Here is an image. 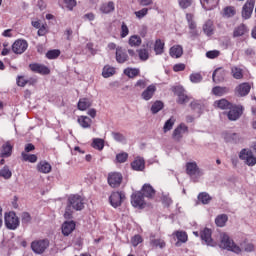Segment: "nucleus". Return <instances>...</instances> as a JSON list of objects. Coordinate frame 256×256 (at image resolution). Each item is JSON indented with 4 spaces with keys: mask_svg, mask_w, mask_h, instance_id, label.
I'll use <instances>...</instances> for the list:
<instances>
[{
    "mask_svg": "<svg viewBox=\"0 0 256 256\" xmlns=\"http://www.w3.org/2000/svg\"><path fill=\"white\" fill-rule=\"evenodd\" d=\"M84 203H83V198L78 195H70L68 197V205L66 207V211L64 213V217L65 219H71L72 215H73V210L74 211H81L83 209Z\"/></svg>",
    "mask_w": 256,
    "mask_h": 256,
    "instance_id": "obj_1",
    "label": "nucleus"
},
{
    "mask_svg": "<svg viewBox=\"0 0 256 256\" xmlns=\"http://www.w3.org/2000/svg\"><path fill=\"white\" fill-rule=\"evenodd\" d=\"M219 247H221V249H227V251H232L233 253L237 254L241 252V248L237 246L233 239L229 237V234L225 232L220 233Z\"/></svg>",
    "mask_w": 256,
    "mask_h": 256,
    "instance_id": "obj_2",
    "label": "nucleus"
},
{
    "mask_svg": "<svg viewBox=\"0 0 256 256\" xmlns=\"http://www.w3.org/2000/svg\"><path fill=\"white\" fill-rule=\"evenodd\" d=\"M49 239L34 240L31 243V249L36 255H43L49 249Z\"/></svg>",
    "mask_w": 256,
    "mask_h": 256,
    "instance_id": "obj_3",
    "label": "nucleus"
},
{
    "mask_svg": "<svg viewBox=\"0 0 256 256\" xmlns=\"http://www.w3.org/2000/svg\"><path fill=\"white\" fill-rule=\"evenodd\" d=\"M4 221L7 229H10L11 231H15V229L20 225L19 217L15 212L5 213Z\"/></svg>",
    "mask_w": 256,
    "mask_h": 256,
    "instance_id": "obj_4",
    "label": "nucleus"
},
{
    "mask_svg": "<svg viewBox=\"0 0 256 256\" xmlns=\"http://www.w3.org/2000/svg\"><path fill=\"white\" fill-rule=\"evenodd\" d=\"M239 159L244 161L248 167H255L256 165V157L250 150L242 149L239 154Z\"/></svg>",
    "mask_w": 256,
    "mask_h": 256,
    "instance_id": "obj_5",
    "label": "nucleus"
},
{
    "mask_svg": "<svg viewBox=\"0 0 256 256\" xmlns=\"http://www.w3.org/2000/svg\"><path fill=\"white\" fill-rule=\"evenodd\" d=\"M107 181L112 189H117V187H121V183H123V174L119 172H110Z\"/></svg>",
    "mask_w": 256,
    "mask_h": 256,
    "instance_id": "obj_6",
    "label": "nucleus"
},
{
    "mask_svg": "<svg viewBox=\"0 0 256 256\" xmlns=\"http://www.w3.org/2000/svg\"><path fill=\"white\" fill-rule=\"evenodd\" d=\"M126 197H125V192H112L110 197H109V202L112 205V207H114L115 209H117V207H121V205L123 204V201H125Z\"/></svg>",
    "mask_w": 256,
    "mask_h": 256,
    "instance_id": "obj_7",
    "label": "nucleus"
},
{
    "mask_svg": "<svg viewBox=\"0 0 256 256\" xmlns=\"http://www.w3.org/2000/svg\"><path fill=\"white\" fill-rule=\"evenodd\" d=\"M27 47H29V43H27V40L18 39L13 43L12 51L16 55H23V53L27 51Z\"/></svg>",
    "mask_w": 256,
    "mask_h": 256,
    "instance_id": "obj_8",
    "label": "nucleus"
},
{
    "mask_svg": "<svg viewBox=\"0 0 256 256\" xmlns=\"http://www.w3.org/2000/svg\"><path fill=\"white\" fill-rule=\"evenodd\" d=\"M145 196L141 192H136L131 197V204L137 209L145 208Z\"/></svg>",
    "mask_w": 256,
    "mask_h": 256,
    "instance_id": "obj_9",
    "label": "nucleus"
},
{
    "mask_svg": "<svg viewBox=\"0 0 256 256\" xmlns=\"http://www.w3.org/2000/svg\"><path fill=\"white\" fill-rule=\"evenodd\" d=\"M29 67L33 73H39L40 75H49V73H51L49 67L43 64L33 63L30 64Z\"/></svg>",
    "mask_w": 256,
    "mask_h": 256,
    "instance_id": "obj_10",
    "label": "nucleus"
},
{
    "mask_svg": "<svg viewBox=\"0 0 256 256\" xmlns=\"http://www.w3.org/2000/svg\"><path fill=\"white\" fill-rule=\"evenodd\" d=\"M174 93L178 96V103H180V105L189 103L190 98L185 94V89H183V87L176 86L174 88Z\"/></svg>",
    "mask_w": 256,
    "mask_h": 256,
    "instance_id": "obj_11",
    "label": "nucleus"
},
{
    "mask_svg": "<svg viewBox=\"0 0 256 256\" xmlns=\"http://www.w3.org/2000/svg\"><path fill=\"white\" fill-rule=\"evenodd\" d=\"M157 92V86L154 84L149 85L141 94L142 99L144 101H151L153 99V95Z\"/></svg>",
    "mask_w": 256,
    "mask_h": 256,
    "instance_id": "obj_12",
    "label": "nucleus"
},
{
    "mask_svg": "<svg viewBox=\"0 0 256 256\" xmlns=\"http://www.w3.org/2000/svg\"><path fill=\"white\" fill-rule=\"evenodd\" d=\"M186 21L190 29V35L192 37L197 36V23H195L194 16L191 13L186 14Z\"/></svg>",
    "mask_w": 256,
    "mask_h": 256,
    "instance_id": "obj_13",
    "label": "nucleus"
},
{
    "mask_svg": "<svg viewBox=\"0 0 256 256\" xmlns=\"http://www.w3.org/2000/svg\"><path fill=\"white\" fill-rule=\"evenodd\" d=\"M254 7H255V1L250 0L246 2L242 9V17L244 19H249L251 17V14L253 13Z\"/></svg>",
    "mask_w": 256,
    "mask_h": 256,
    "instance_id": "obj_14",
    "label": "nucleus"
},
{
    "mask_svg": "<svg viewBox=\"0 0 256 256\" xmlns=\"http://www.w3.org/2000/svg\"><path fill=\"white\" fill-rule=\"evenodd\" d=\"M186 173L190 175V177H193V175H203L199 166H197V162H188L186 164Z\"/></svg>",
    "mask_w": 256,
    "mask_h": 256,
    "instance_id": "obj_15",
    "label": "nucleus"
},
{
    "mask_svg": "<svg viewBox=\"0 0 256 256\" xmlns=\"http://www.w3.org/2000/svg\"><path fill=\"white\" fill-rule=\"evenodd\" d=\"M229 109L230 110L227 115L230 121H237V119L243 115V110L238 106H231Z\"/></svg>",
    "mask_w": 256,
    "mask_h": 256,
    "instance_id": "obj_16",
    "label": "nucleus"
},
{
    "mask_svg": "<svg viewBox=\"0 0 256 256\" xmlns=\"http://www.w3.org/2000/svg\"><path fill=\"white\" fill-rule=\"evenodd\" d=\"M251 91V84L244 82L242 84H239L236 87V93L239 95V97H245L246 95H249Z\"/></svg>",
    "mask_w": 256,
    "mask_h": 256,
    "instance_id": "obj_17",
    "label": "nucleus"
},
{
    "mask_svg": "<svg viewBox=\"0 0 256 256\" xmlns=\"http://www.w3.org/2000/svg\"><path fill=\"white\" fill-rule=\"evenodd\" d=\"M201 239L206 243V245H210V247H215V242H213V239L211 238V229L205 228L201 232Z\"/></svg>",
    "mask_w": 256,
    "mask_h": 256,
    "instance_id": "obj_18",
    "label": "nucleus"
},
{
    "mask_svg": "<svg viewBox=\"0 0 256 256\" xmlns=\"http://www.w3.org/2000/svg\"><path fill=\"white\" fill-rule=\"evenodd\" d=\"M73 231H75V222L66 221L62 224V233L65 237H69Z\"/></svg>",
    "mask_w": 256,
    "mask_h": 256,
    "instance_id": "obj_19",
    "label": "nucleus"
},
{
    "mask_svg": "<svg viewBox=\"0 0 256 256\" xmlns=\"http://www.w3.org/2000/svg\"><path fill=\"white\" fill-rule=\"evenodd\" d=\"M129 56L127 55V52L123 50V47L118 46L116 48V61L117 63H125L128 61Z\"/></svg>",
    "mask_w": 256,
    "mask_h": 256,
    "instance_id": "obj_20",
    "label": "nucleus"
},
{
    "mask_svg": "<svg viewBox=\"0 0 256 256\" xmlns=\"http://www.w3.org/2000/svg\"><path fill=\"white\" fill-rule=\"evenodd\" d=\"M187 131V125L180 124L173 132V139H175V141H179V139L183 137V133H187Z\"/></svg>",
    "mask_w": 256,
    "mask_h": 256,
    "instance_id": "obj_21",
    "label": "nucleus"
},
{
    "mask_svg": "<svg viewBox=\"0 0 256 256\" xmlns=\"http://www.w3.org/2000/svg\"><path fill=\"white\" fill-rule=\"evenodd\" d=\"M37 172L38 173H51V164L47 161H40L37 166H36Z\"/></svg>",
    "mask_w": 256,
    "mask_h": 256,
    "instance_id": "obj_22",
    "label": "nucleus"
},
{
    "mask_svg": "<svg viewBox=\"0 0 256 256\" xmlns=\"http://www.w3.org/2000/svg\"><path fill=\"white\" fill-rule=\"evenodd\" d=\"M131 167L133 171H143V169H145V159L141 157L135 158V160L131 163Z\"/></svg>",
    "mask_w": 256,
    "mask_h": 256,
    "instance_id": "obj_23",
    "label": "nucleus"
},
{
    "mask_svg": "<svg viewBox=\"0 0 256 256\" xmlns=\"http://www.w3.org/2000/svg\"><path fill=\"white\" fill-rule=\"evenodd\" d=\"M200 3L206 11H211L219 5V0H200Z\"/></svg>",
    "mask_w": 256,
    "mask_h": 256,
    "instance_id": "obj_24",
    "label": "nucleus"
},
{
    "mask_svg": "<svg viewBox=\"0 0 256 256\" xmlns=\"http://www.w3.org/2000/svg\"><path fill=\"white\" fill-rule=\"evenodd\" d=\"M142 194L148 199H153L155 197V189L150 184H144L142 187Z\"/></svg>",
    "mask_w": 256,
    "mask_h": 256,
    "instance_id": "obj_25",
    "label": "nucleus"
},
{
    "mask_svg": "<svg viewBox=\"0 0 256 256\" xmlns=\"http://www.w3.org/2000/svg\"><path fill=\"white\" fill-rule=\"evenodd\" d=\"M215 31V25L213 24V21L207 20L203 25V32L208 37H211Z\"/></svg>",
    "mask_w": 256,
    "mask_h": 256,
    "instance_id": "obj_26",
    "label": "nucleus"
},
{
    "mask_svg": "<svg viewBox=\"0 0 256 256\" xmlns=\"http://www.w3.org/2000/svg\"><path fill=\"white\" fill-rule=\"evenodd\" d=\"M169 53L174 59H179L183 55V47L181 45H174L170 48Z\"/></svg>",
    "mask_w": 256,
    "mask_h": 256,
    "instance_id": "obj_27",
    "label": "nucleus"
},
{
    "mask_svg": "<svg viewBox=\"0 0 256 256\" xmlns=\"http://www.w3.org/2000/svg\"><path fill=\"white\" fill-rule=\"evenodd\" d=\"M11 153H13V146L11 143L6 142L2 145L0 157H11Z\"/></svg>",
    "mask_w": 256,
    "mask_h": 256,
    "instance_id": "obj_28",
    "label": "nucleus"
},
{
    "mask_svg": "<svg viewBox=\"0 0 256 256\" xmlns=\"http://www.w3.org/2000/svg\"><path fill=\"white\" fill-rule=\"evenodd\" d=\"M101 13L109 14L113 13L115 11V3L113 1H110L108 3H104L100 6Z\"/></svg>",
    "mask_w": 256,
    "mask_h": 256,
    "instance_id": "obj_29",
    "label": "nucleus"
},
{
    "mask_svg": "<svg viewBox=\"0 0 256 256\" xmlns=\"http://www.w3.org/2000/svg\"><path fill=\"white\" fill-rule=\"evenodd\" d=\"M214 106H216L218 109L225 110V109H231L233 104L228 102L227 99H220L214 102Z\"/></svg>",
    "mask_w": 256,
    "mask_h": 256,
    "instance_id": "obj_30",
    "label": "nucleus"
},
{
    "mask_svg": "<svg viewBox=\"0 0 256 256\" xmlns=\"http://www.w3.org/2000/svg\"><path fill=\"white\" fill-rule=\"evenodd\" d=\"M154 51L156 55H163L165 51V42L161 41V39H157L154 44Z\"/></svg>",
    "mask_w": 256,
    "mask_h": 256,
    "instance_id": "obj_31",
    "label": "nucleus"
},
{
    "mask_svg": "<svg viewBox=\"0 0 256 256\" xmlns=\"http://www.w3.org/2000/svg\"><path fill=\"white\" fill-rule=\"evenodd\" d=\"M213 95L216 97H223V95L229 93V88L227 87H221V86H216L212 89Z\"/></svg>",
    "mask_w": 256,
    "mask_h": 256,
    "instance_id": "obj_32",
    "label": "nucleus"
},
{
    "mask_svg": "<svg viewBox=\"0 0 256 256\" xmlns=\"http://www.w3.org/2000/svg\"><path fill=\"white\" fill-rule=\"evenodd\" d=\"M78 123L83 127V129H89L91 127L92 120L87 116L78 117Z\"/></svg>",
    "mask_w": 256,
    "mask_h": 256,
    "instance_id": "obj_33",
    "label": "nucleus"
},
{
    "mask_svg": "<svg viewBox=\"0 0 256 256\" xmlns=\"http://www.w3.org/2000/svg\"><path fill=\"white\" fill-rule=\"evenodd\" d=\"M142 43L141 37L139 35H132L128 40L130 47H140Z\"/></svg>",
    "mask_w": 256,
    "mask_h": 256,
    "instance_id": "obj_34",
    "label": "nucleus"
},
{
    "mask_svg": "<svg viewBox=\"0 0 256 256\" xmlns=\"http://www.w3.org/2000/svg\"><path fill=\"white\" fill-rule=\"evenodd\" d=\"M229 220V217H227V214H220L216 217L215 223L217 227H225V224Z\"/></svg>",
    "mask_w": 256,
    "mask_h": 256,
    "instance_id": "obj_35",
    "label": "nucleus"
},
{
    "mask_svg": "<svg viewBox=\"0 0 256 256\" xmlns=\"http://www.w3.org/2000/svg\"><path fill=\"white\" fill-rule=\"evenodd\" d=\"M91 107V102L87 98H82L78 102V109L80 111H86V109H89Z\"/></svg>",
    "mask_w": 256,
    "mask_h": 256,
    "instance_id": "obj_36",
    "label": "nucleus"
},
{
    "mask_svg": "<svg viewBox=\"0 0 256 256\" xmlns=\"http://www.w3.org/2000/svg\"><path fill=\"white\" fill-rule=\"evenodd\" d=\"M22 161H28V163H37V155L27 154V152L21 153Z\"/></svg>",
    "mask_w": 256,
    "mask_h": 256,
    "instance_id": "obj_37",
    "label": "nucleus"
},
{
    "mask_svg": "<svg viewBox=\"0 0 256 256\" xmlns=\"http://www.w3.org/2000/svg\"><path fill=\"white\" fill-rule=\"evenodd\" d=\"M231 75L234 79H243V69L234 66L231 68Z\"/></svg>",
    "mask_w": 256,
    "mask_h": 256,
    "instance_id": "obj_38",
    "label": "nucleus"
},
{
    "mask_svg": "<svg viewBox=\"0 0 256 256\" xmlns=\"http://www.w3.org/2000/svg\"><path fill=\"white\" fill-rule=\"evenodd\" d=\"M140 71L137 68H126L124 70V75L129 77L130 79H133L139 75Z\"/></svg>",
    "mask_w": 256,
    "mask_h": 256,
    "instance_id": "obj_39",
    "label": "nucleus"
},
{
    "mask_svg": "<svg viewBox=\"0 0 256 256\" xmlns=\"http://www.w3.org/2000/svg\"><path fill=\"white\" fill-rule=\"evenodd\" d=\"M224 139L225 141H228V142L233 141L234 143H239V134L228 132L224 134Z\"/></svg>",
    "mask_w": 256,
    "mask_h": 256,
    "instance_id": "obj_40",
    "label": "nucleus"
},
{
    "mask_svg": "<svg viewBox=\"0 0 256 256\" xmlns=\"http://www.w3.org/2000/svg\"><path fill=\"white\" fill-rule=\"evenodd\" d=\"M92 147L94 149H98V151H103V147H105V141L101 138H95L92 142Z\"/></svg>",
    "mask_w": 256,
    "mask_h": 256,
    "instance_id": "obj_41",
    "label": "nucleus"
},
{
    "mask_svg": "<svg viewBox=\"0 0 256 256\" xmlns=\"http://www.w3.org/2000/svg\"><path fill=\"white\" fill-rule=\"evenodd\" d=\"M112 75H115V68L111 66H105L102 71V77L105 79L112 77Z\"/></svg>",
    "mask_w": 256,
    "mask_h": 256,
    "instance_id": "obj_42",
    "label": "nucleus"
},
{
    "mask_svg": "<svg viewBox=\"0 0 256 256\" xmlns=\"http://www.w3.org/2000/svg\"><path fill=\"white\" fill-rule=\"evenodd\" d=\"M164 104L162 101H155L152 106H151V112L155 115L157 113H159V111H161V109H163Z\"/></svg>",
    "mask_w": 256,
    "mask_h": 256,
    "instance_id": "obj_43",
    "label": "nucleus"
},
{
    "mask_svg": "<svg viewBox=\"0 0 256 256\" xmlns=\"http://www.w3.org/2000/svg\"><path fill=\"white\" fill-rule=\"evenodd\" d=\"M13 176V173L9 169V166H4L2 169H0V177H3V179H11Z\"/></svg>",
    "mask_w": 256,
    "mask_h": 256,
    "instance_id": "obj_44",
    "label": "nucleus"
},
{
    "mask_svg": "<svg viewBox=\"0 0 256 256\" xmlns=\"http://www.w3.org/2000/svg\"><path fill=\"white\" fill-rule=\"evenodd\" d=\"M198 200H200L203 205H208V203L211 202V196L207 192H202L198 195Z\"/></svg>",
    "mask_w": 256,
    "mask_h": 256,
    "instance_id": "obj_45",
    "label": "nucleus"
},
{
    "mask_svg": "<svg viewBox=\"0 0 256 256\" xmlns=\"http://www.w3.org/2000/svg\"><path fill=\"white\" fill-rule=\"evenodd\" d=\"M244 33H247V27H245V26L242 24V25H240V26H238V27H236V28L234 29L233 36H234V37H242V35H243Z\"/></svg>",
    "mask_w": 256,
    "mask_h": 256,
    "instance_id": "obj_46",
    "label": "nucleus"
},
{
    "mask_svg": "<svg viewBox=\"0 0 256 256\" xmlns=\"http://www.w3.org/2000/svg\"><path fill=\"white\" fill-rule=\"evenodd\" d=\"M138 56L141 61H147V59H149V49H146V48L139 49Z\"/></svg>",
    "mask_w": 256,
    "mask_h": 256,
    "instance_id": "obj_47",
    "label": "nucleus"
},
{
    "mask_svg": "<svg viewBox=\"0 0 256 256\" xmlns=\"http://www.w3.org/2000/svg\"><path fill=\"white\" fill-rule=\"evenodd\" d=\"M173 125H175V117H171L165 122L163 127L164 133H167V131H171V129H173Z\"/></svg>",
    "mask_w": 256,
    "mask_h": 256,
    "instance_id": "obj_48",
    "label": "nucleus"
},
{
    "mask_svg": "<svg viewBox=\"0 0 256 256\" xmlns=\"http://www.w3.org/2000/svg\"><path fill=\"white\" fill-rule=\"evenodd\" d=\"M235 13H236L235 7L228 6V7L224 8L223 15L225 17L229 18V17H234Z\"/></svg>",
    "mask_w": 256,
    "mask_h": 256,
    "instance_id": "obj_49",
    "label": "nucleus"
},
{
    "mask_svg": "<svg viewBox=\"0 0 256 256\" xmlns=\"http://www.w3.org/2000/svg\"><path fill=\"white\" fill-rule=\"evenodd\" d=\"M180 9H189L193 5V0H178Z\"/></svg>",
    "mask_w": 256,
    "mask_h": 256,
    "instance_id": "obj_50",
    "label": "nucleus"
},
{
    "mask_svg": "<svg viewBox=\"0 0 256 256\" xmlns=\"http://www.w3.org/2000/svg\"><path fill=\"white\" fill-rule=\"evenodd\" d=\"M59 55H61V51L60 50H49L46 53L47 59H57V57H59Z\"/></svg>",
    "mask_w": 256,
    "mask_h": 256,
    "instance_id": "obj_51",
    "label": "nucleus"
},
{
    "mask_svg": "<svg viewBox=\"0 0 256 256\" xmlns=\"http://www.w3.org/2000/svg\"><path fill=\"white\" fill-rule=\"evenodd\" d=\"M127 159H129V154H127L126 152H122L116 155V161L118 163H125Z\"/></svg>",
    "mask_w": 256,
    "mask_h": 256,
    "instance_id": "obj_52",
    "label": "nucleus"
},
{
    "mask_svg": "<svg viewBox=\"0 0 256 256\" xmlns=\"http://www.w3.org/2000/svg\"><path fill=\"white\" fill-rule=\"evenodd\" d=\"M127 35H129V27H127V24H125V22H122L121 30H120V37L122 39H125V37H127Z\"/></svg>",
    "mask_w": 256,
    "mask_h": 256,
    "instance_id": "obj_53",
    "label": "nucleus"
},
{
    "mask_svg": "<svg viewBox=\"0 0 256 256\" xmlns=\"http://www.w3.org/2000/svg\"><path fill=\"white\" fill-rule=\"evenodd\" d=\"M178 241H181V243H187V233L183 232V231H177L175 233Z\"/></svg>",
    "mask_w": 256,
    "mask_h": 256,
    "instance_id": "obj_54",
    "label": "nucleus"
},
{
    "mask_svg": "<svg viewBox=\"0 0 256 256\" xmlns=\"http://www.w3.org/2000/svg\"><path fill=\"white\" fill-rule=\"evenodd\" d=\"M149 13V8H142L139 11L134 12V15H136L137 19H143L147 14Z\"/></svg>",
    "mask_w": 256,
    "mask_h": 256,
    "instance_id": "obj_55",
    "label": "nucleus"
},
{
    "mask_svg": "<svg viewBox=\"0 0 256 256\" xmlns=\"http://www.w3.org/2000/svg\"><path fill=\"white\" fill-rule=\"evenodd\" d=\"M190 81L192 83H201L203 81V76L200 73H194L190 75Z\"/></svg>",
    "mask_w": 256,
    "mask_h": 256,
    "instance_id": "obj_56",
    "label": "nucleus"
},
{
    "mask_svg": "<svg viewBox=\"0 0 256 256\" xmlns=\"http://www.w3.org/2000/svg\"><path fill=\"white\" fill-rule=\"evenodd\" d=\"M219 55H221V52H219V50H212V51H208L206 53V57L208 59H217V57H219Z\"/></svg>",
    "mask_w": 256,
    "mask_h": 256,
    "instance_id": "obj_57",
    "label": "nucleus"
},
{
    "mask_svg": "<svg viewBox=\"0 0 256 256\" xmlns=\"http://www.w3.org/2000/svg\"><path fill=\"white\" fill-rule=\"evenodd\" d=\"M152 245L154 247H160V249H163L165 247V240L163 239H154L152 240Z\"/></svg>",
    "mask_w": 256,
    "mask_h": 256,
    "instance_id": "obj_58",
    "label": "nucleus"
},
{
    "mask_svg": "<svg viewBox=\"0 0 256 256\" xmlns=\"http://www.w3.org/2000/svg\"><path fill=\"white\" fill-rule=\"evenodd\" d=\"M64 3L69 11H73V8L77 6V0H64Z\"/></svg>",
    "mask_w": 256,
    "mask_h": 256,
    "instance_id": "obj_59",
    "label": "nucleus"
},
{
    "mask_svg": "<svg viewBox=\"0 0 256 256\" xmlns=\"http://www.w3.org/2000/svg\"><path fill=\"white\" fill-rule=\"evenodd\" d=\"M29 83V80L25 79L23 76H19L17 79V85L19 87H25Z\"/></svg>",
    "mask_w": 256,
    "mask_h": 256,
    "instance_id": "obj_60",
    "label": "nucleus"
},
{
    "mask_svg": "<svg viewBox=\"0 0 256 256\" xmlns=\"http://www.w3.org/2000/svg\"><path fill=\"white\" fill-rule=\"evenodd\" d=\"M139 243H143V238L141 237V235H135L132 238V245L134 247H137V245H139Z\"/></svg>",
    "mask_w": 256,
    "mask_h": 256,
    "instance_id": "obj_61",
    "label": "nucleus"
},
{
    "mask_svg": "<svg viewBox=\"0 0 256 256\" xmlns=\"http://www.w3.org/2000/svg\"><path fill=\"white\" fill-rule=\"evenodd\" d=\"M173 71H175V73H179V71H185V64L183 63L175 64L173 66Z\"/></svg>",
    "mask_w": 256,
    "mask_h": 256,
    "instance_id": "obj_62",
    "label": "nucleus"
},
{
    "mask_svg": "<svg viewBox=\"0 0 256 256\" xmlns=\"http://www.w3.org/2000/svg\"><path fill=\"white\" fill-rule=\"evenodd\" d=\"M113 137L115 141H118L119 143H123V141H125V136L121 133H113Z\"/></svg>",
    "mask_w": 256,
    "mask_h": 256,
    "instance_id": "obj_63",
    "label": "nucleus"
},
{
    "mask_svg": "<svg viewBox=\"0 0 256 256\" xmlns=\"http://www.w3.org/2000/svg\"><path fill=\"white\" fill-rule=\"evenodd\" d=\"M22 223H31V215L29 213H22Z\"/></svg>",
    "mask_w": 256,
    "mask_h": 256,
    "instance_id": "obj_64",
    "label": "nucleus"
}]
</instances>
